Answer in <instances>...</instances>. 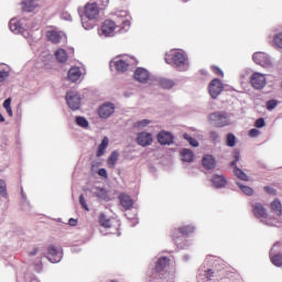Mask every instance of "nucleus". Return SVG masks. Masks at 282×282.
<instances>
[{
	"instance_id": "45",
	"label": "nucleus",
	"mask_w": 282,
	"mask_h": 282,
	"mask_svg": "<svg viewBox=\"0 0 282 282\" xmlns=\"http://www.w3.org/2000/svg\"><path fill=\"white\" fill-rule=\"evenodd\" d=\"M254 127H257V129H263V127H265V119L264 118H259L254 122Z\"/></svg>"
},
{
	"instance_id": "37",
	"label": "nucleus",
	"mask_w": 282,
	"mask_h": 282,
	"mask_svg": "<svg viewBox=\"0 0 282 282\" xmlns=\"http://www.w3.org/2000/svg\"><path fill=\"white\" fill-rule=\"evenodd\" d=\"M76 123L79 127H83L84 129H87V127H89V121H87V119L85 117H77Z\"/></svg>"
},
{
	"instance_id": "33",
	"label": "nucleus",
	"mask_w": 282,
	"mask_h": 282,
	"mask_svg": "<svg viewBox=\"0 0 282 282\" xmlns=\"http://www.w3.org/2000/svg\"><path fill=\"white\" fill-rule=\"evenodd\" d=\"M0 195L1 197L8 198V186L3 180H0Z\"/></svg>"
},
{
	"instance_id": "15",
	"label": "nucleus",
	"mask_w": 282,
	"mask_h": 282,
	"mask_svg": "<svg viewBox=\"0 0 282 282\" xmlns=\"http://www.w3.org/2000/svg\"><path fill=\"white\" fill-rule=\"evenodd\" d=\"M158 142L160 144H173V134L166 131H161L158 134Z\"/></svg>"
},
{
	"instance_id": "19",
	"label": "nucleus",
	"mask_w": 282,
	"mask_h": 282,
	"mask_svg": "<svg viewBox=\"0 0 282 282\" xmlns=\"http://www.w3.org/2000/svg\"><path fill=\"white\" fill-rule=\"evenodd\" d=\"M203 166L207 169V171H213V169L217 166V162L215 161V158H213V155H205L203 158Z\"/></svg>"
},
{
	"instance_id": "30",
	"label": "nucleus",
	"mask_w": 282,
	"mask_h": 282,
	"mask_svg": "<svg viewBox=\"0 0 282 282\" xmlns=\"http://www.w3.org/2000/svg\"><path fill=\"white\" fill-rule=\"evenodd\" d=\"M46 37L48 39V41H51V43H61V34L56 31H48L46 33Z\"/></svg>"
},
{
	"instance_id": "40",
	"label": "nucleus",
	"mask_w": 282,
	"mask_h": 282,
	"mask_svg": "<svg viewBox=\"0 0 282 282\" xmlns=\"http://www.w3.org/2000/svg\"><path fill=\"white\" fill-rule=\"evenodd\" d=\"M184 140H186L192 147H199V142L197 141V139H194L192 137L188 135V133H185L183 135Z\"/></svg>"
},
{
	"instance_id": "5",
	"label": "nucleus",
	"mask_w": 282,
	"mask_h": 282,
	"mask_svg": "<svg viewBox=\"0 0 282 282\" xmlns=\"http://www.w3.org/2000/svg\"><path fill=\"white\" fill-rule=\"evenodd\" d=\"M100 14V11L98 10V4L96 2L87 3L85 6V17L88 19V21H96Z\"/></svg>"
},
{
	"instance_id": "10",
	"label": "nucleus",
	"mask_w": 282,
	"mask_h": 282,
	"mask_svg": "<svg viewBox=\"0 0 282 282\" xmlns=\"http://www.w3.org/2000/svg\"><path fill=\"white\" fill-rule=\"evenodd\" d=\"M151 78V73L147 70V68L138 67L134 70V80L137 83H149Z\"/></svg>"
},
{
	"instance_id": "44",
	"label": "nucleus",
	"mask_w": 282,
	"mask_h": 282,
	"mask_svg": "<svg viewBox=\"0 0 282 282\" xmlns=\"http://www.w3.org/2000/svg\"><path fill=\"white\" fill-rule=\"evenodd\" d=\"M9 28L11 30V32H14L17 34V32H19V23L14 22V21H10L9 22Z\"/></svg>"
},
{
	"instance_id": "55",
	"label": "nucleus",
	"mask_w": 282,
	"mask_h": 282,
	"mask_svg": "<svg viewBox=\"0 0 282 282\" xmlns=\"http://www.w3.org/2000/svg\"><path fill=\"white\" fill-rule=\"evenodd\" d=\"M236 160L234 162H231V166H235V164H237V162H239V154L235 155Z\"/></svg>"
},
{
	"instance_id": "36",
	"label": "nucleus",
	"mask_w": 282,
	"mask_h": 282,
	"mask_svg": "<svg viewBox=\"0 0 282 282\" xmlns=\"http://www.w3.org/2000/svg\"><path fill=\"white\" fill-rule=\"evenodd\" d=\"M239 188L242 191V193H245V195H253L254 189H252V187L250 186H246V185H241V183H237Z\"/></svg>"
},
{
	"instance_id": "6",
	"label": "nucleus",
	"mask_w": 282,
	"mask_h": 282,
	"mask_svg": "<svg viewBox=\"0 0 282 282\" xmlns=\"http://www.w3.org/2000/svg\"><path fill=\"white\" fill-rule=\"evenodd\" d=\"M139 147H151L153 144V134L151 132H139L135 139Z\"/></svg>"
},
{
	"instance_id": "51",
	"label": "nucleus",
	"mask_w": 282,
	"mask_h": 282,
	"mask_svg": "<svg viewBox=\"0 0 282 282\" xmlns=\"http://www.w3.org/2000/svg\"><path fill=\"white\" fill-rule=\"evenodd\" d=\"M259 133H261V132L258 129H251L249 131L250 138H257V135H259Z\"/></svg>"
},
{
	"instance_id": "18",
	"label": "nucleus",
	"mask_w": 282,
	"mask_h": 282,
	"mask_svg": "<svg viewBox=\"0 0 282 282\" xmlns=\"http://www.w3.org/2000/svg\"><path fill=\"white\" fill-rule=\"evenodd\" d=\"M212 184L215 186V188H224V186L227 184V181L224 175L215 174L212 178Z\"/></svg>"
},
{
	"instance_id": "12",
	"label": "nucleus",
	"mask_w": 282,
	"mask_h": 282,
	"mask_svg": "<svg viewBox=\"0 0 282 282\" xmlns=\"http://www.w3.org/2000/svg\"><path fill=\"white\" fill-rule=\"evenodd\" d=\"M118 199H119V204L123 208V210H131V208H133V198H131V196H129V194L121 193L118 196Z\"/></svg>"
},
{
	"instance_id": "49",
	"label": "nucleus",
	"mask_w": 282,
	"mask_h": 282,
	"mask_svg": "<svg viewBox=\"0 0 282 282\" xmlns=\"http://www.w3.org/2000/svg\"><path fill=\"white\" fill-rule=\"evenodd\" d=\"M9 76L10 73L8 70H0V83H3Z\"/></svg>"
},
{
	"instance_id": "29",
	"label": "nucleus",
	"mask_w": 282,
	"mask_h": 282,
	"mask_svg": "<svg viewBox=\"0 0 282 282\" xmlns=\"http://www.w3.org/2000/svg\"><path fill=\"white\" fill-rule=\"evenodd\" d=\"M99 225L102 228H111V226H112L111 218H109V216H107L105 214H100L99 215Z\"/></svg>"
},
{
	"instance_id": "41",
	"label": "nucleus",
	"mask_w": 282,
	"mask_h": 282,
	"mask_svg": "<svg viewBox=\"0 0 282 282\" xmlns=\"http://www.w3.org/2000/svg\"><path fill=\"white\" fill-rule=\"evenodd\" d=\"M235 174L239 180L243 182H248V174H245L243 171L239 170V167H235Z\"/></svg>"
},
{
	"instance_id": "11",
	"label": "nucleus",
	"mask_w": 282,
	"mask_h": 282,
	"mask_svg": "<svg viewBox=\"0 0 282 282\" xmlns=\"http://www.w3.org/2000/svg\"><path fill=\"white\" fill-rule=\"evenodd\" d=\"M191 64L188 63V56L184 53V51H178L177 53V68L180 72H186Z\"/></svg>"
},
{
	"instance_id": "50",
	"label": "nucleus",
	"mask_w": 282,
	"mask_h": 282,
	"mask_svg": "<svg viewBox=\"0 0 282 282\" xmlns=\"http://www.w3.org/2000/svg\"><path fill=\"white\" fill-rule=\"evenodd\" d=\"M264 191L268 195H276V189H274V187L264 186Z\"/></svg>"
},
{
	"instance_id": "38",
	"label": "nucleus",
	"mask_w": 282,
	"mask_h": 282,
	"mask_svg": "<svg viewBox=\"0 0 282 282\" xmlns=\"http://www.w3.org/2000/svg\"><path fill=\"white\" fill-rule=\"evenodd\" d=\"M149 124H151V120L143 119V120L137 121L134 123V127H137V129H144V127H149Z\"/></svg>"
},
{
	"instance_id": "48",
	"label": "nucleus",
	"mask_w": 282,
	"mask_h": 282,
	"mask_svg": "<svg viewBox=\"0 0 282 282\" xmlns=\"http://www.w3.org/2000/svg\"><path fill=\"white\" fill-rule=\"evenodd\" d=\"M209 138L213 142H219V132L217 131H210Z\"/></svg>"
},
{
	"instance_id": "7",
	"label": "nucleus",
	"mask_w": 282,
	"mask_h": 282,
	"mask_svg": "<svg viewBox=\"0 0 282 282\" xmlns=\"http://www.w3.org/2000/svg\"><path fill=\"white\" fill-rule=\"evenodd\" d=\"M66 102L73 111L80 109V96L74 93H67Z\"/></svg>"
},
{
	"instance_id": "9",
	"label": "nucleus",
	"mask_w": 282,
	"mask_h": 282,
	"mask_svg": "<svg viewBox=\"0 0 282 282\" xmlns=\"http://www.w3.org/2000/svg\"><path fill=\"white\" fill-rule=\"evenodd\" d=\"M116 28V22L111 20H106L100 26V32L101 34H104V36H113Z\"/></svg>"
},
{
	"instance_id": "2",
	"label": "nucleus",
	"mask_w": 282,
	"mask_h": 282,
	"mask_svg": "<svg viewBox=\"0 0 282 282\" xmlns=\"http://www.w3.org/2000/svg\"><path fill=\"white\" fill-rule=\"evenodd\" d=\"M209 122L217 128L228 127L230 124V116L226 111H215L208 116Z\"/></svg>"
},
{
	"instance_id": "27",
	"label": "nucleus",
	"mask_w": 282,
	"mask_h": 282,
	"mask_svg": "<svg viewBox=\"0 0 282 282\" xmlns=\"http://www.w3.org/2000/svg\"><path fill=\"white\" fill-rule=\"evenodd\" d=\"M270 206H271V210H272L278 217H281V215H282V205H281V200H279V198H276V199H274L273 202H271Z\"/></svg>"
},
{
	"instance_id": "35",
	"label": "nucleus",
	"mask_w": 282,
	"mask_h": 282,
	"mask_svg": "<svg viewBox=\"0 0 282 282\" xmlns=\"http://www.w3.org/2000/svg\"><path fill=\"white\" fill-rule=\"evenodd\" d=\"M175 86V83H173V80L171 79H162L161 80V87L163 89H171Z\"/></svg>"
},
{
	"instance_id": "3",
	"label": "nucleus",
	"mask_w": 282,
	"mask_h": 282,
	"mask_svg": "<svg viewBox=\"0 0 282 282\" xmlns=\"http://www.w3.org/2000/svg\"><path fill=\"white\" fill-rule=\"evenodd\" d=\"M250 83L253 89L260 90V89H263V87H265L268 80L265 79V75L261 73H253L250 76Z\"/></svg>"
},
{
	"instance_id": "4",
	"label": "nucleus",
	"mask_w": 282,
	"mask_h": 282,
	"mask_svg": "<svg viewBox=\"0 0 282 282\" xmlns=\"http://www.w3.org/2000/svg\"><path fill=\"white\" fill-rule=\"evenodd\" d=\"M252 58L257 65H260L261 67H264L265 69L270 68L272 66V59H270V56L265 53H254L252 55Z\"/></svg>"
},
{
	"instance_id": "25",
	"label": "nucleus",
	"mask_w": 282,
	"mask_h": 282,
	"mask_svg": "<svg viewBox=\"0 0 282 282\" xmlns=\"http://www.w3.org/2000/svg\"><path fill=\"white\" fill-rule=\"evenodd\" d=\"M95 197L98 199H101L102 202H109V194L107 193V189L101 187H96V192L94 193Z\"/></svg>"
},
{
	"instance_id": "56",
	"label": "nucleus",
	"mask_w": 282,
	"mask_h": 282,
	"mask_svg": "<svg viewBox=\"0 0 282 282\" xmlns=\"http://www.w3.org/2000/svg\"><path fill=\"white\" fill-rule=\"evenodd\" d=\"M0 122H6V118H3V115L0 112Z\"/></svg>"
},
{
	"instance_id": "20",
	"label": "nucleus",
	"mask_w": 282,
	"mask_h": 282,
	"mask_svg": "<svg viewBox=\"0 0 282 282\" xmlns=\"http://www.w3.org/2000/svg\"><path fill=\"white\" fill-rule=\"evenodd\" d=\"M83 73H80V68L79 67H72L68 70V80H70L72 83H76V80L80 79Z\"/></svg>"
},
{
	"instance_id": "23",
	"label": "nucleus",
	"mask_w": 282,
	"mask_h": 282,
	"mask_svg": "<svg viewBox=\"0 0 282 282\" xmlns=\"http://www.w3.org/2000/svg\"><path fill=\"white\" fill-rule=\"evenodd\" d=\"M181 160L182 162H193L195 160V153L189 149H183L181 151Z\"/></svg>"
},
{
	"instance_id": "31",
	"label": "nucleus",
	"mask_w": 282,
	"mask_h": 282,
	"mask_svg": "<svg viewBox=\"0 0 282 282\" xmlns=\"http://www.w3.org/2000/svg\"><path fill=\"white\" fill-rule=\"evenodd\" d=\"M35 8H36V6L34 4L33 0H25L23 2V10H24V12H34Z\"/></svg>"
},
{
	"instance_id": "54",
	"label": "nucleus",
	"mask_w": 282,
	"mask_h": 282,
	"mask_svg": "<svg viewBox=\"0 0 282 282\" xmlns=\"http://www.w3.org/2000/svg\"><path fill=\"white\" fill-rule=\"evenodd\" d=\"M68 224H69V226H76V224H78V220L70 218L68 220Z\"/></svg>"
},
{
	"instance_id": "26",
	"label": "nucleus",
	"mask_w": 282,
	"mask_h": 282,
	"mask_svg": "<svg viewBox=\"0 0 282 282\" xmlns=\"http://www.w3.org/2000/svg\"><path fill=\"white\" fill-rule=\"evenodd\" d=\"M118 158H120V154L118 153V151H112L110 156L107 160V164L109 169H116Z\"/></svg>"
},
{
	"instance_id": "58",
	"label": "nucleus",
	"mask_w": 282,
	"mask_h": 282,
	"mask_svg": "<svg viewBox=\"0 0 282 282\" xmlns=\"http://www.w3.org/2000/svg\"><path fill=\"white\" fill-rule=\"evenodd\" d=\"M36 252H39V249H34V251H33V252H31V256L36 254Z\"/></svg>"
},
{
	"instance_id": "13",
	"label": "nucleus",
	"mask_w": 282,
	"mask_h": 282,
	"mask_svg": "<svg viewBox=\"0 0 282 282\" xmlns=\"http://www.w3.org/2000/svg\"><path fill=\"white\" fill-rule=\"evenodd\" d=\"M115 111L116 107H113V104H104L98 110L99 118H109Z\"/></svg>"
},
{
	"instance_id": "28",
	"label": "nucleus",
	"mask_w": 282,
	"mask_h": 282,
	"mask_svg": "<svg viewBox=\"0 0 282 282\" xmlns=\"http://www.w3.org/2000/svg\"><path fill=\"white\" fill-rule=\"evenodd\" d=\"M55 58H57L58 63H67L69 56L67 55L66 50L59 48L55 52Z\"/></svg>"
},
{
	"instance_id": "17",
	"label": "nucleus",
	"mask_w": 282,
	"mask_h": 282,
	"mask_svg": "<svg viewBox=\"0 0 282 282\" xmlns=\"http://www.w3.org/2000/svg\"><path fill=\"white\" fill-rule=\"evenodd\" d=\"M115 69L120 74H124L129 69V58L118 59L115 62Z\"/></svg>"
},
{
	"instance_id": "57",
	"label": "nucleus",
	"mask_w": 282,
	"mask_h": 282,
	"mask_svg": "<svg viewBox=\"0 0 282 282\" xmlns=\"http://www.w3.org/2000/svg\"><path fill=\"white\" fill-rule=\"evenodd\" d=\"M213 274V270L207 271V279Z\"/></svg>"
},
{
	"instance_id": "43",
	"label": "nucleus",
	"mask_w": 282,
	"mask_h": 282,
	"mask_svg": "<svg viewBox=\"0 0 282 282\" xmlns=\"http://www.w3.org/2000/svg\"><path fill=\"white\" fill-rule=\"evenodd\" d=\"M82 25L85 30H93L94 21H87V18L82 19Z\"/></svg>"
},
{
	"instance_id": "52",
	"label": "nucleus",
	"mask_w": 282,
	"mask_h": 282,
	"mask_svg": "<svg viewBox=\"0 0 282 282\" xmlns=\"http://www.w3.org/2000/svg\"><path fill=\"white\" fill-rule=\"evenodd\" d=\"M212 69L217 76H224V72L219 67L213 66Z\"/></svg>"
},
{
	"instance_id": "39",
	"label": "nucleus",
	"mask_w": 282,
	"mask_h": 282,
	"mask_svg": "<svg viewBox=\"0 0 282 282\" xmlns=\"http://www.w3.org/2000/svg\"><path fill=\"white\" fill-rule=\"evenodd\" d=\"M273 45L282 50V33H278L273 37Z\"/></svg>"
},
{
	"instance_id": "24",
	"label": "nucleus",
	"mask_w": 282,
	"mask_h": 282,
	"mask_svg": "<svg viewBox=\"0 0 282 282\" xmlns=\"http://www.w3.org/2000/svg\"><path fill=\"white\" fill-rule=\"evenodd\" d=\"M107 147H109V138L104 137L101 143L98 145L97 149V158H102V154L105 153V151H107Z\"/></svg>"
},
{
	"instance_id": "53",
	"label": "nucleus",
	"mask_w": 282,
	"mask_h": 282,
	"mask_svg": "<svg viewBox=\"0 0 282 282\" xmlns=\"http://www.w3.org/2000/svg\"><path fill=\"white\" fill-rule=\"evenodd\" d=\"M98 175L100 176V177H107L108 175H107V170L106 169H100L99 171H98Z\"/></svg>"
},
{
	"instance_id": "34",
	"label": "nucleus",
	"mask_w": 282,
	"mask_h": 282,
	"mask_svg": "<svg viewBox=\"0 0 282 282\" xmlns=\"http://www.w3.org/2000/svg\"><path fill=\"white\" fill-rule=\"evenodd\" d=\"M226 144L227 147H236L237 137H235L232 133H228Z\"/></svg>"
},
{
	"instance_id": "14",
	"label": "nucleus",
	"mask_w": 282,
	"mask_h": 282,
	"mask_svg": "<svg viewBox=\"0 0 282 282\" xmlns=\"http://www.w3.org/2000/svg\"><path fill=\"white\" fill-rule=\"evenodd\" d=\"M47 252H48L47 259L48 261H51V263H58V261H61V251H58V248L51 245L47 248Z\"/></svg>"
},
{
	"instance_id": "22",
	"label": "nucleus",
	"mask_w": 282,
	"mask_h": 282,
	"mask_svg": "<svg viewBox=\"0 0 282 282\" xmlns=\"http://www.w3.org/2000/svg\"><path fill=\"white\" fill-rule=\"evenodd\" d=\"M170 259L166 257L160 258L155 264V272H162L164 269L169 268Z\"/></svg>"
},
{
	"instance_id": "1",
	"label": "nucleus",
	"mask_w": 282,
	"mask_h": 282,
	"mask_svg": "<svg viewBox=\"0 0 282 282\" xmlns=\"http://www.w3.org/2000/svg\"><path fill=\"white\" fill-rule=\"evenodd\" d=\"M251 210L258 219H261L262 224L265 226H275V228H281L282 226V218L275 220L273 218H268V210L261 203H253L251 205Z\"/></svg>"
},
{
	"instance_id": "16",
	"label": "nucleus",
	"mask_w": 282,
	"mask_h": 282,
	"mask_svg": "<svg viewBox=\"0 0 282 282\" xmlns=\"http://www.w3.org/2000/svg\"><path fill=\"white\" fill-rule=\"evenodd\" d=\"M278 246H281L280 242H276L273 245L271 252H270V259H271V263H273V265H276V268H281L282 265V256L281 254H274L272 256V252H274V248H278Z\"/></svg>"
},
{
	"instance_id": "47",
	"label": "nucleus",
	"mask_w": 282,
	"mask_h": 282,
	"mask_svg": "<svg viewBox=\"0 0 282 282\" xmlns=\"http://www.w3.org/2000/svg\"><path fill=\"white\" fill-rule=\"evenodd\" d=\"M276 105H278L276 100H274V99L269 100V101H267V109L269 111H272V109L276 108Z\"/></svg>"
},
{
	"instance_id": "42",
	"label": "nucleus",
	"mask_w": 282,
	"mask_h": 282,
	"mask_svg": "<svg viewBox=\"0 0 282 282\" xmlns=\"http://www.w3.org/2000/svg\"><path fill=\"white\" fill-rule=\"evenodd\" d=\"M180 232L182 235H192V232H195V227H193V226L181 227Z\"/></svg>"
},
{
	"instance_id": "32",
	"label": "nucleus",
	"mask_w": 282,
	"mask_h": 282,
	"mask_svg": "<svg viewBox=\"0 0 282 282\" xmlns=\"http://www.w3.org/2000/svg\"><path fill=\"white\" fill-rule=\"evenodd\" d=\"M10 105H12V98H7L3 102V108L6 109L8 116L12 118L13 113H12V107Z\"/></svg>"
},
{
	"instance_id": "8",
	"label": "nucleus",
	"mask_w": 282,
	"mask_h": 282,
	"mask_svg": "<svg viewBox=\"0 0 282 282\" xmlns=\"http://www.w3.org/2000/svg\"><path fill=\"white\" fill-rule=\"evenodd\" d=\"M221 91H224V84H221V80H212L209 84V96L215 99L219 96V94H221Z\"/></svg>"
},
{
	"instance_id": "46",
	"label": "nucleus",
	"mask_w": 282,
	"mask_h": 282,
	"mask_svg": "<svg viewBox=\"0 0 282 282\" xmlns=\"http://www.w3.org/2000/svg\"><path fill=\"white\" fill-rule=\"evenodd\" d=\"M79 204L84 208V210H89V206H87V202L85 200V195L79 196Z\"/></svg>"
},
{
	"instance_id": "21",
	"label": "nucleus",
	"mask_w": 282,
	"mask_h": 282,
	"mask_svg": "<svg viewBox=\"0 0 282 282\" xmlns=\"http://www.w3.org/2000/svg\"><path fill=\"white\" fill-rule=\"evenodd\" d=\"M165 63L167 65H177V50H172L165 54Z\"/></svg>"
}]
</instances>
